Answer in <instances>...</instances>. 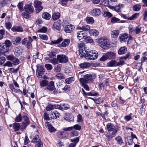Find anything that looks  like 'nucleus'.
I'll list each match as a JSON object with an SVG mask.
<instances>
[{
	"label": "nucleus",
	"mask_w": 147,
	"mask_h": 147,
	"mask_svg": "<svg viewBox=\"0 0 147 147\" xmlns=\"http://www.w3.org/2000/svg\"><path fill=\"white\" fill-rule=\"evenodd\" d=\"M98 56V52L95 50L87 51L85 58L90 60H94L97 58Z\"/></svg>",
	"instance_id": "423d86ee"
},
{
	"label": "nucleus",
	"mask_w": 147,
	"mask_h": 147,
	"mask_svg": "<svg viewBox=\"0 0 147 147\" xmlns=\"http://www.w3.org/2000/svg\"><path fill=\"white\" fill-rule=\"evenodd\" d=\"M60 17V14L58 12H55L52 15V18L54 20L59 19Z\"/></svg>",
	"instance_id": "72a5a7b5"
},
{
	"label": "nucleus",
	"mask_w": 147,
	"mask_h": 147,
	"mask_svg": "<svg viewBox=\"0 0 147 147\" xmlns=\"http://www.w3.org/2000/svg\"><path fill=\"white\" fill-rule=\"evenodd\" d=\"M86 36V32L83 31H80L78 32L77 33V37L79 40H80L81 39L84 38Z\"/></svg>",
	"instance_id": "ddd939ff"
},
{
	"label": "nucleus",
	"mask_w": 147,
	"mask_h": 147,
	"mask_svg": "<svg viewBox=\"0 0 147 147\" xmlns=\"http://www.w3.org/2000/svg\"><path fill=\"white\" fill-rule=\"evenodd\" d=\"M22 119L23 121L21 125V129L23 130L29 124V120L27 116L25 115L22 116L21 113H20L17 115L15 119V121L17 122H20L22 121Z\"/></svg>",
	"instance_id": "f257e3e1"
},
{
	"label": "nucleus",
	"mask_w": 147,
	"mask_h": 147,
	"mask_svg": "<svg viewBox=\"0 0 147 147\" xmlns=\"http://www.w3.org/2000/svg\"><path fill=\"white\" fill-rule=\"evenodd\" d=\"M39 36L41 39L43 40H47L48 39V37L47 35L40 34H39Z\"/></svg>",
	"instance_id": "8fccbe9b"
},
{
	"label": "nucleus",
	"mask_w": 147,
	"mask_h": 147,
	"mask_svg": "<svg viewBox=\"0 0 147 147\" xmlns=\"http://www.w3.org/2000/svg\"><path fill=\"white\" fill-rule=\"evenodd\" d=\"M86 22L89 24H92L94 22L93 18L90 17L87 18L86 19Z\"/></svg>",
	"instance_id": "a18cd8bd"
},
{
	"label": "nucleus",
	"mask_w": 147,
	"mask_h": 147,
	"mask_svg": "<svg viewBox=\"0 0 147 147\" xmlns=\"http://www.w3.org/2000/svg\"><path fill=\"white\" fill-rule=\"evenodd\" d=\"M59 113L57 112L51 111V114L50 115V116L51 118L52 119H56L59 117Z\"/></svg>",
	"instance_id": "412c9836"
},
{
	"label": "nucleus",
	"mask_w": 147,
	"mask_h": 147,
	"mask_svg": "<svg viewBox=\"0 0 147 147\" xmlns=\"http://www.w3.org/2000/svg\"><path fill=\"white\" fill-rule=\"evenodd\" d=\"M82 30L83 31H85L89 30L90 29V26L88 25H85L82 27Z\"/></svg>",
	"instance_id": "e2e57ef3"
},
{
	"label": "nucleus",
	"mask_w": 147,
	"mask_h": 147,
	"mask_svg": "<svg viewBox=\"0 0 147 147\" xmlns=\"http://www.w3.org/2000/svg\"><path fill=\"white\" fill-rule=\"evenodd\" d=\"M119 38V41L122 43L125 42L127 39V44L130 43L132 40V38L131 35L126 33L120 34Z\"/></svg>",
	"instance_id": "39448f33"
},
{
	"label": "nucleus",
	"mask_w": 147,
	"mask_h": 147,
	"mask_svg": "<svg viewBox=\"0 0 147 147\" xmlns=\"http://www.w3.org/2000/svg\"><path fill=\"white\" fill-rule=\"evenodd\" d=\"M96 74H86L83 76V78H81L79 79L80 81L82 84L88 83L89 81H92L96 77Z\"/></svg>",
	"instance_id": "7ed1b4c3"
},
{
	"label": "nucleus",
	"mask_w": 147,
	"mask_h": 147,
	"mask_svg": "<svg viewBox=\"0 0 147 147\" xmlns=\"http://www.w3.org/2000/svg\"><path fill=\"white\" fill-rule=\"evenodd\" d=\"M11 30L13 32H22L23 31L22 27L19 26H14L11 28Z\"/></svg>",
	"instance_id": "aec40b11"
},
{
	"label": "nucleus",
	"mask_w": 147,
	"mask_h": 147,
	"mask_svg": "<svg viewBox=\"0 0 147 147\" xmlns=\"http://www.w3.org/2000/svg\"><path fill=\"white\" fill-rule=\"evenodd\" d=\"M107 127L109 131H113L111 133V135L108 136V138L109 139H111L116 134L117 131V129L115 127L112 123H109L107 125Z\"/></svg>",
	"instance_id": "20e7f679"
},
{
	"label": "nucleus",
	"mask_w": 147,
	"mask_h": 147,
	"mask_svg": "<svg viewBox=\"0 0 147 147\" xmlns=\"http://www.w3.org/2000/svg\"><path fill=\"white\" fill-rule=\"evenodd\" d=\"M108 59H113L115 58L116 53L113 52H109L107 53Z\"/></svg>",
	"instance_id": "b1692460"
},
{
	"label": "nucleus",
	"mask_w": 147,
	"mask_h": 147,
	"mask_svg": "<svg viewBox=\"0 0 147 147\" xmlns=\"http://www.w3.org/2000/svg\"><path fill=\"white\" fill-rule=\"evenodd\" d=\"M84 39H85L87 43H91L93 42V39L90 36H86Z\"/></svg>",
	"instance_id": "5fc2aeb1"
},
{
	"label": "nucleus",
	"mask_w": 147,
	"mask_h": 147,
	"mask_svg": "<svg viewBox=\"0 0 147 147\" xmlns=\"http://www.w3.org/2000/svg\"><path fill=\"white\" fill-rule=\"evenodd\" d=\"M129 53H128L125 56L120 58L119 61L117 62L115 60H112L107 63V65L110 67H116L123 65L124 62L123 59H126L129 57Z\"/></svg>",
	"instance_id": "f03ea898"
},
{
	"label": "nucleus",
	"mask_w": 147,
	"mask_h": 147,
	"mask_svg": "<svg viewBox=\"0 0 147 147\" xmlns=\"http://www.w3.org/2000/svg\"><path fill=\"white\" fill-rule=\"evenodd\" d=\"M57 107L61 110L62 109L67 110L70 107L68 105L63 104L61 105H57Z\"/></svg>",
	"instance_id": "cd10ccee"
},
{
	"label": "nucleus",
	"mask_w": 147,
	"mask_h": 147,
	"mask_svg": "<svg viewBox=\"0 0 147 147\" xmlns=\"http://www.w3.org/2000/svg\"><path fill=\"white\" fill-rule=\"evenodd\" d=\"M56 107L55 105L50 104L48 105L46 107V110L47 111H50Z\"/></svg>",
	"instance_id": "3c124183"
},
{
	"label": "nucleus",
	"mask_w": 147,
	"mask_h": 147,
	"mask_svg": "<svg viewBox=\"0 0 147 147\" xmlns=\"http://www.w3.org/2000/svg\"><path fill=\"white\" fill-rule=\"evenodd\" d=\"M12 26V24L10 22H6L5 23V26L7 29L9 30L10 29Z\"/></svg>",
	"instance_id": "052dcab7"
},
{
	"label": "nucleus",
	"mask_w": 147,
	"mask_h": 147,
	"mask_svg": "<svg viewBox=\"0 0 147 147\" xmlns=\"http://www.w3.org/2000/svg\"><path fill=\"white\" fill-rule=\"evenodd\" d=\"M118 143L120 144H121L123 143V140L121 138L120 136L116 137L115 138Z\"/></svg>",
	"instance_id": "338daca9"
},
{
	"label": "nucleus",
	"mask_w": 147,
	"mask_h": 147,
	"mask_svg": "<svg viewBox=\"0 0 147 147\" xmlns=\"http://www.w3.org/2000/svg\"><path fill=\"white\" fill-rule=\"evenodd\" d=\"M11 41L8 40H6L5 42V45H6V46L9 48V47H10L11 45Z\"/></svg>",
	"instance_id": "774afa93"
},
{
	"label": "nucleus",
	"mask_w": 147,
	"mask_h": 147,
	"mask_svg": "<svg viewBox=\"0 0 147 147\" xmlns=\"http://www.w3.org/2000/svg\"><path fill=\"white\" fill-rule=\"evenodd\" d=\"M79 66L81 68L85 69L89 67L90 64L89 63L85 62L79 64Z\"/></svg>",
	"instance_id": "a878e982"
},
{
	"label": "nucleus",
	"mask_w": 147,
	"mask_h": 147,
	"mask_svg": "<svg viewBox=\"0 0 147 147\" xmlns=\"http://www.w3.org/2000/svg\"><path fill=\"white\" fill-rule=\"evenodd\" d=\"M74 80V77H72L66 79L65 80V83L67 84H70Z\"/></svg>",
	"instance_id": "4c0bfd02"
},
{
	"label": "nucleus",
	"mask_w": 147,
	"mask_h": 147,
	"mask_svg": "<svg viewBox=\"0 0 147 147\" xmlns=\"http://www.w3.org/2000/svg\"><path fill=\"white\" fill-rule=\"evenodd\" d=\"M40 141H41V140L39 138L38 135H36L34 136L32 142L34 143H37Z\"/></svg>",
	"instance_id": "58836bf2"
},
{
	"label": "nucleus",
	"mask_w": 147,
	"mask_h": 147,
	"mask_svg": "<svg viewBox=\"0 0 147 147\" xmlns=\"http://www.w3.org/2000/svg\"><path fill=\"white\" fill-rule=\"evenodd\" d=\"M45 71V69L43 65H40L39 64L37 65L36 75H37L38 78H42Z\"/></svg>",
	"instance_id": "1a4fd4ad"
},
{
	"label": "nucleus",
	"mask_w": 147,
	"mask_h": 147,
	"mask_svg": "<svg viewBox=\"0 0 147 147\" xmlns=\"http://www.w3.org/2000/svg\"><path fill=\"white\" fill-rule=\"evenodd\" d=\"M125 141L126 142V145L127 147H130L129 146L133 145L134 143L132 139L130 136H128L125 138Z\"/></svg>",
	"instance_id": "dca6fc26"
},
{
	"label": "nucleus",
	"mask_w": 147,
	"mask_h": 147,
	"mask_svg": "<svg viewBox=\"0 0 147 147\" xmlns=\"http://www.w3.org/2000/svg\"><path fill=\"white\" fill-rule=\"evenodd\" d=\"M18 7L20 11H23V3L22 2H19L18 5Z\"/></svg>",
	"instance_id": "0e129e2a"
},
{
	"label": "nucleus",
	"mask_w": 147,
	"mask_h": 147,
	"mask_svg": "<svg viewBox=\"0 0 147 147\" xmlns=\"http://www.w3.org/2000/svg\"><path fill=\"white\" fill-rule=\"evenodd\" d=\"M78 134L79 132L78 131L76 130H74L71 132L70 135L71 137H74L77 136L78 135Z\"/></svg>",
	"instance_id": "de8ad7c7"
},
{
	"label": "nucleus",
	"mask_w": 147,
	"mask_h": 147,
	"mask_svg": "<svg viewBox=\"0 0 147 147\" xmlns=\"http://www.w3.org/2000/svg\"><path fill=\"white\" fill-rule=\"evenodd\" d=\"M54 28L57 30H60L61 28V25L58 22H55L53 24Z\"/></svg>",
	"instance_id": "f704fd0d"
},
{
	"label": "nucleus",
	"mask_w": 147,
	"mask_h": 147,
	"mask_svg": "<svg viewBox=\"0 0 147 147\" xmlns=\"http://www.w3.org/2000/svg\"><path fill=\"white\" fill-rule=\"evenodd\" d=\"M32 3L26 4L24 6L25 11L29 14L32 13L34 11V8L32 5Z\"/></svg>",
	"instance_id": "f8f14e48"
},
{
	"label": "nucleus",
	"mask_w": 147,
	"mask_h": 147,
	"mask_svg": "<svg viewBox=\"0 0 147 147\" xmlns=\"http://www.w3.org/2000/svg\"><path fill=\"white\" fill-rule=\"evenodd\" d=\"M42 18L47 20H49L51 18V15L48 13L45 12L42 14Z\"/></svg>",
	"instance_id": "c85d7f7f"
},
{
	"label": "nucleus",
	"mask_w": 147,
	"mask_h": 147,
	"mask_svg": "<svg viewBox=\"0 0 147 147\" xmlns=\"http://www.w3.org/2000/svg\"><path fill=\"white\" fill-rule=\"evenodd\" d=\"M0 49L3 53L4 54L6 53L9 51V48L6 46L4 44L0 46Z\"/></svg>",
	"instance_id": "5701e85b"
},
{
	"label": "nucleus",
	"mask_w": 147,
	"mask_h": 147,
	"mask_svg": "<svg viewBox=\"0 0 147 147\" xmlns=\"http://www.w3.org/2000/svg\"><path fill=\"white\" fill-rule=\"evenodd\" d=\"M48 84V81L47 80H43L40 82V85L42 87H45Z\"/></svg>",
	"instance_id": "c03bdc74"
},
{
	"label": "nucleus",
	"mask_w": 147,
	"mask_h": 147,
	"mask_svg": "<svg viewBox=\"0 0 147 147\" xmlns=\"http://www.w3.org/2000/svg\"><path fill=\"white\" fill-rule=\"evenodd\" d=\"M73 129H74L76 130L80 131L82 129L81 126L77 124H76L72 126Z\"/></svg>",
	"instance_id": "13d9d810"
},
{
	"label": "nucleus",
	"mask_w": 147,
	"mask_h": 147,
	"mask_svg": "<svg viewBox=\"0 0 147 147\" xmlns=\"http://www.w3.org/2000/svg\"><path fill=\"white\" fill-rule=\"evenodd\" d=\"M65 132L64 131H59L57 133V136L60 138H64L65 137Z\"/></svg>",
	"instance_id": "49530a36"
},
{
	"label": "nucleus",
	"mask_w": 147,
	"mask_h": 147,
	"mask_svg": "<svg viewBox=\"0 0 147 147\" xmlns=\"http://www.w3.org/2000/svg\"><path fill=\"white\" fill-rule=\"evenodd\" d=\"M74 26L71 24L68 25L66 26L64 28V30L66 32L70 33L74 29Z\"/></svg>",
	"instance_id": "2eb2a0df"
},
{
	"label": "nucleus",
	"mask_w": 147,
	"mask_h": 147,
	"mask_svg": "<svg viewBox=\"0 0 147 147\" xmlns=\"http://www.w3.org/2000/svg\"><path fill=\"white\" fill-rule=\"evenodd\" d=\"M87 51L85 50H82L81 49L79 50V54L80 56L81 57H84L85 58L86 53Z\"/></svg>",
	"instance_id": "c9c22d12"
},
{
	"label": "nucleus",
	"mask_w": 147,
	"mask_h": 147,
	"mask_svg": "<svg viewBox=\"0 0 147 147\" xmlns=\"http://www.w3.org/2000/svg\"><path fill=\"white\" fill-rule=\"evenodd\" d=\"M47 87L45 88V89H47L50 91H52L55 89L54 86V83L53 81H51L47 85Z\"/></svg>",
	"instance_id": "4468645a"
},
{
	"label": "nucleus",
	"mask_w": 147,
	"mask_h": 147,
	"mask_svg": "<svg viewBox=\"0 0 147 147\" xmlns=\"http://www.w3.org/2000/svg\"><path fill=\"white\" fill-rule=\"evenodd\" d=\"M98 43L99 45L104 49H106L110 45L109 40L107 39L103 38L99 39L98 41Z\"/></svg>",
	"instance_id": "0eeeda50"
},
{
	"label": "nucleus",
	"mask_w": 147,
	"mask_h": 147,
	"mask_svg": "<svg viewBox=\"0 0 147 147\" xmlns=\"http://www.w3.org/2000/svg\"><path fill=\"white\" fill-rule=\"evenodd\" d=\"M49 62L54 65H55L58 63V61L57 59L53 58L50 60Z\"/></svg>",
	"instance_id": "680f3d73"
},
{
	"label": "nucleus",
	"mask_w": 147,
	"mask_h": 147,
	"mask_svg": "<svg viewBox=\"0 0 147 147\" xmlns=\"http://www.w3.org/2000/svg\"><path fill=\"white\" fill-rule=\"evenodd\" d=\"M13 127L14 131H17L20 129V124L19 123L15 122L13 124Z\"/></svg>",
	"instance_id": "c756f323"
},
{
	"label": "nucleus",
	"mask_w": 147,
	"mask_h": 147,
	"mask_svg": "<svg viewBox=\"0 0 147 147\" xmlns=\"http://www.w3.org/2000/svg\"><path fill=\"white\" fill-rule=\"evenodd\" d=\"M41 2L37 0H35L34 1V6L36 8V11L37 13H39L43 8L41 6Z\"/></svg>",
	"instance_id": "9b49d317"
},
{
	"label": "nucleus",
	"mask_w": 147,
	"mask_h": 147,
	"mask_svg": "<svg viewBox=\"0 0 147 147\" xmlns=\"http://www.w3.org/2000/svg\"><path fill=\"white\" fill-rule=\"evenodd\" d=\"M141 27L140 26H138L134 28V33L138 34L141 32Z\"/></svg>",
	"instance_id": "09e8293b"
},
{
	"label": "nucleus",
	"mask_w": 147,
	"mask_h": 147,
	"mask_svg": "<svg viewBox=\"0 0 147 147\" xmlns=\"http://www.w3.org/2000/svg\"><path fill=\"white\" fill-rule=\"evenodd\" d=\"M119 33V31L116 30L111 31V37L113 38H117L118 36Z\"/></svg>",
	"instance_id": "2f4dec72"
},
{
	"label": "nucleus",
	"mask_w": 147,
	"mask_h": 147,
	"mask_svg": "<svg viewBox=\"0 0 147 147\" xmlns=\"http://www.w3.org/2000/svg\"><path fill=\"white\" fill-rule=\"evenodd\" d=\"M77 122L79 123L83 121L82 117L80 114H78L77 116Z\"/></svg>",
	"instance_id": "bf43d9fd"
},
{
	"label": "nucleus",
	"mask_w": 147,
	"mask_h": 147,
	"mask_svg": "<svg viewBox=\"0 0 147 147\" xmlns=\"http://www.w3.org/2000/svg\"><path fill=\"white\" fill-rule=\"evenodd\" d=\"M47 30V28L45 27H43L38 30V32L42 33H46Z\"/></svg>",
	"instance_id": "603ef678"
},
{
	"label": "nucleus",
	"mask_w": 147,
	"mask_h": 147,
	"mask_svg": "<svg viewBox=\"0 0 147 147\" xmlns=\"http://www.w3.org/2000/svg\"><path fill=\"white\" fill-rule=\"evenodd\" d=\"M9 87L12 91L16 93H18L19 90H20L19 89H15L13 85L12 84H10L9 85Z\"/></svg>",
	"instance_id": "e433bc0d"
},
{
	"label": "nucleus",
	"mask_w": 147,
	"mask_h": 147,
	"mask_svg": "<svg viewBox=\"0 0 147 147\" xmlns=\"http://www.w3.org/2000/svg\"><path fill=\"white\" fill-rule=\"evenodd\" d=\"M70 40L69 39H65L59 45V47H65L68 46L69 45Z\"/></svg>",
	"instance_id": "f3484780"
},
{
	"label": "nucleus",
	"mask_w": 147,
	"mask_h": 147,
	"mask_svg": "<svg viewBox=\"0 0 147 147\" xmlns=\"http://www.w3.org/2000/svg\"><path fill=\"white\" fill-rule=\"evenodd\" d=\"M65 119L67 121L70 122H73L74 121L73 117L69 114H67L65 117Z\"/></svg>",
	"instance_id": "bb28decb"
},
{
	"label": "nucleus",
	"mask_w": 147,
	"mask_h": 147,
	"mask_svg": "<svg viewBox=\"0 0 147 147\" xmlns=\"http://www.w3.org/2000/svg\"><path fill=\"white\" fill-rule=\"evenodd\" d=\"M127 48L125 47H121L118 50V53L119 55L124 54L126 51Z\"/></svg>",
	"instance_id": "7c9ffc66"
},
{
	"label": "nucleus",
	"mask_w": 147,
	"mask_h": 147,
	"mask_svg": "<svg viewBox=\"0 0 147 147\" xmlns=\"http://www.w3.org/2000/svg\"><path fill=\"white\" fill-rule=\"evenodd\" d=\"M89 33L91 36H98L99 34V32L96 29L90 30L89 31Z\"/></svg>",
	"instance_id": "6ab92c4d"
},
{
	"label": "nucleus",
	"mask_w": 147,
	"mask_h": 147,
	"mask_svg": "<svg viewBox=\"0 0 147 147\" xmlns=\"http://www.w3.org/2000/svg\"><path fill=\"white\" fill-rule=\"evenodd\" d=\"M21 40V38L19 36H17L13 39L12 43L13 45H18L20 43Z\"/></svg>",
	"instance_id": "393cba45"
},
{
	"label": "nucleus",
	"mask_w": 147,
	"mask_h": 147,
	"mask_svg": "<svg viewBox=\"0 0 147 147\" xmlns=\"http://www.w3.org/2000/svg\"><path fill=\"white\" fill-rule=\"evenodd\" d=\"M141 6L139 4L134 5L133 7V10L135 11H139L141 9Z\"/></svg>",
	"instance_id": "a19ab883"
},
{
	"label": "nucleus",
	"mask_w": 147,
	"mask_h": 147,
	"mask_svg": "<svg viewBox=\"0 0 147 147\" xmlns=\"http://www.w3.org/2000/svg\"><path fill=\"white\" fill-rule=\"evenodd\" d=\"M12 64L14 65H16L19 64L20 63L19 60L17 58L14 57L12 61Z\"/></svg>",
	"instance_id": "37998d69"
},
{
	"label": "nucleus",
	"mask_w": 147,
	"mask_h": 147,
	"mask_svg": "<svg viewBox=\"0 0 147 147\" xmlns=\"http://www.w3.org/2000/svg\"><path fill=\"white\" fill-rule=\"evenodd\" d=\"M3 66L4 67L7 66L8 67H12L13 66V64L10 61H7L6 63H4Z\"/></svg>",
	"instance_id": "69168bd1"
},
{
	"label": "nucleus",
	"mask_w": 147,
	"mask_h": 147,
	"mask_svg": "<svg viewBox=\"0 0 147 147\" xmlns=\"http://www.w3.org/2000/svg\"><path fill=\"white\" fill-rule=\"evenodd\" d=\"M32 38L30 36L28 37V39L27 38H24L22 40V44L23 45L26 46L28 49H30L32 47V45L31 43L33 41Z\"/></svg>",
	"instance_id": "6e6552de"
},
{
	"label": "nucleus",
	"mask_w": 147,
	"mask_h": 147,
	"mask_svg": "<svg viewBox=\"0 0 147 147\" xmlns=\"http://www.w3.org/2000/svg\"><path fill=\"white\" fill-rule=\"evenodd\" d=\"M55 77L58 79H63L65 78V76L62 73H59L57 74L56 75Z\"/></svg>",
	"instance_id": "79ce46f5"
},
{
	"label": "nucleus",
	"mask_w": 147,
	"mask_h": 147,
	"mask_svg": "<svg viewBox=\"0 0 147 147\" xmlns=\"http://www.w3.org/2000/svg\"><path fill=\"white\" fill-rule=\"evenodd\" d=\"M22 15L24 18L26 19L28 18H30V14L28 13L26 11L25 12H24L23 13H22Z\"/></svg>",
	"instance_id": "4d7b16f0"
},
{
	"label": "nucleus",
	"mask_w": 147,
	"mask_h": 147,
	"mask_svg": "<svg viewBox=\"0 0 147 147\" xmlns=\"http://www.w3.org/2000/svg\"><path fill=\"white\" fill-rule=\"evenodd\" d=\"M139 13H136L127 19L129 20H134L136 19L139 16Z\"/></svg>",
	"instance_id": "473e14b6"
},
{
	"label": "nucleus",
	"mask_w": 147,
	"mask_h": 147,
	"mask_svg": "<svg viewBox=\"0 0 147 147\" xmlns=\"http://www.w3.org/2000/svg\"><path fill=\"white\" fill-rule=\"evenodd\" d=\"M71 142L72 143L74 144L75 145H76L77 144L79 140V137H76V138L73 139H71L70 140Z\"/></svg>",
	"instance_id": "864d4df0"
},
{
	"label": "nucleus",
	"mask_w": 147,
	"mask_h": 147,
	"mask_svg": "<svg viewBox=\"0 0 147 147\" xmlns=\"http://www.w3.org/2000/svg\"><path fill=\"white\" fill-rule=\"evenodd\" d=\"M45 125L46 127H47L50 132H53L55 131L56 130L53 127L51 124H49V122H46L45 123Z\"/></svg>",
	"instance_id": "a211bd4d"
},
{
	"label": "nucleus",
	"mask_w": 147,
	"mask_h": 147,
	"mask_svg": "<svg viewBox=\"0 0 147 147\" xmlns=\"http://www.w3.org/2000/svg\"><path fill=\"white\" fill-rule=\"evenodd\" d=\"M57 59L60 63H65L68 61V57L65 55L61 54L58 55L57 56Z\"/></svg>",
	"instance_id": "9d476101"
},
{
	"label": "nucleus",
	"mask_w": 147,
	"mask_h": 147,
	"mask_svg": "<svg viewBox=\"0 0 147 147\" xmlns=\"http://www.w3.org/2000/svg\"><path fill=\"white\" fill-rule=\"evenodd\" d=\"M91 13L93 16H98L100 14L101 11L99 9L95 8L91 11Z\"/></svg>",
	"instance_id": "4be33fe9"
},
{
	"label": "nucleus",
	"mask_w": 147,
	"mask_h": 147,
	"mask_svg": "<svg viewBox=\"0 0 147 147\" xmlns=\"http://www.w3.org/2000/svg\"><path fill=\"white\" fill-rule=\"evenodd\" d=\"M123 7L122 5L119 4L114 7V9L117 12H120V11L121 8H122Z\"/></svg>",
	"instance_id": "6e6d98bb"
},
{
	"label": "nucleus",
	"mask_w": 147,
	"mask_h": 147,
	"mask_svg": "<svg viewBox=\"0 0 147 147\" xmlns=\"http://www.w3.org/2000/svg\"><path fill=\"white\" fill-rule=\"evenodd\" d=\"M62 41V38H60L57 40L52 41L51 43L52 44H58L60 43Z\"/></svg>",
	"instance_id": "ea45409f"
}]
</instances>
